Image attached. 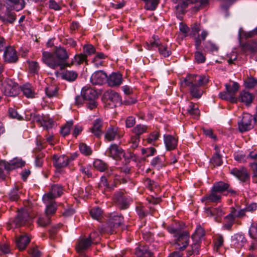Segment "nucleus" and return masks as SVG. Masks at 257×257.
<instances>
[{
  "mask_svg": "<svg viewBox=\"0 0 257 257\" xmlns=\"http://www.w3.org/2000/svg\"><path fill=\"white\" fill-rule=\"evenodd\" d=\"M69 54L67 50L63 47H56L53 53L43 52L42 54L43 61L50 68L55 69L59 67L61 70L69 67V63L66 62L69 58Z\"/></svg>",
  "mask_w": 257,
  "mask_h": 257,
  "instance_id": "obj_1",
  "label": "nucleus"
},
{
  "mask_svg": "<svg viewBox=\"0 0 257 257\" xmlns=\"http://www.w3.org/2000/svg\"><path fill=\"white\" fill-rule=\"evenodd\" d=\"M208 78L203 75L188 74L183 79L182 84L188 87L192 97L199 99L203 92L202 87L208 83Z\"/></svg>",
  "mask_w": 257,
  "mask_h": 257,
  "instance_id": "obj_2",
  "label": "nucleus"
},
{
  "mask_svg": "<svg viewBox=\"0 0 257 257\" xmlns=\"http://www.w3.org/2000/svg\"><path fill=\"white\" fill-rule=\"evenodd\" d=\"M31 220L32 218L28 211L26 209H23L18 212L17 215L12 221L11 224L12 226L19 227L27 223H30Z\"/></svg>",
  "mask_w": 257,
  "mask_h": 257,
  "instance_id": "obj_3",
  "label": "nucleus"
},
{
  "mask_svg": "<svg viewBox=\"0 0 257 257\" xmlns=\"http://www.w3.org/2000/svg\"><path fill=\"white\" fill-rule=\"evenodd\" d=\"M103 100L107 103L110 107L116 106L121 104V97L117 92L109 90L106 91L103 95Z\"/></svg>",
  "mask_w": 257,
  "mask_h": 257,
  "instance_id": "obj_4",
  "label": "nucleus"
},
{
  "mask_svg": "<svg viewBox=\"0 0 257 257\" xmlns=\"http://www.w3.org/2000/svg\"><path fill=\"white\" fill-rule=\"evenodd\" d=\"M174 245L176 249L179 250H184L189 243V234L186 231L179 233L178 235H174Z\"/></svg>",
  "mask_w": 257,
  "mask_h": 257,
  "instance_id": "obj_5",
  "label": "nucleus"
},
{
  "mask_svg": "<svg viewBox=\"0 0 257 257\" xmlns=\"http://www.w3.org/2000/svg\"><path fill=\"white\" fill-rule=\"evenodd\" d=\"M252 120H253V117L251 114L248 113H243L242 119L238 122L239 132L243 133L252 129L253 127Z\"/></svg>",
  "mask_w": 257,
  "mask_h": 257,
  "instance_id": "obj_6",
  "label": "nucleus"
},
{
  "mask_svg": "<svg viewBox=\"0 0 257 257\" xmlns=\"http://www.w3.org/2000/svg\"><path fill=\"white\" fill-rule=\"evenodd\" d=\"M113 200L121 209H125L129 207L131 198L125 196L121 191H117L114 194Z\"/></svg>",
  "mask_w": 257,
  "mask_h": 257,
  "instance_id": "obj_7",
  "label": "nucleus"
},
{
  "mask_svg": "<svg viewBox=\"0 0 257 257\" xmlns=\"http://www.w3.org/2000/svg\"><path fill=\"white\" fill-rule=\"evenodd\" d=\"M109 184L112 185L113 190L118 184L121 183H125L126 180L124 178H122L121 177L116 174L113 173V170L111 168H109V170H107L104 173Z\"/></svg>",
  "mask_w": 257,
  "mask_h": 257,
  "instance_id": "obj_8",
  "label": "nucleus"
},
{
  "mask_svg": "<svg viewBox=\"0 0 257 257\" xmlns=\"http://www.w3.org/2000/svg\"><path fill=\"white\" fill-rule=\"evenodd\" d=\"M230 173L244 183L249 180V175L246 168L244 167L234 168L230 170Z\"/></svg>",
  "mask_w": 257,
  "mask_h": 257,
  "instance_id": "obj_9",
  "label": "nucleus"
},
{
  "mask_svg": "<svg viewBox=\"0 0 257 257\" xmlns=\"http://www.w3.org/2000/svg\"><path fill=\"white\" fill-rule=\"evenodd\" d=\"M16 19V13L9 8H6L4 11H0V20L4 24H12L15 22Z\"/></svg>",
  "mask_w": 257,
  "mask_h": 257,
  "instance_id": "obj_10",
  "label": "nucleus"
},
{
  "mask_svg": "<svg viewBox=\"0 0 257 257\" xmlns=\"http://www.w3.org/2000/svg\"><path fill=\"white\" fill-rule=\"evenodd\" d=\"M25 164V162L22 161L21 159H15L10 162H7L5 161H0L1 168H4L5 170L9 172L11 170L15 169L17 168H20L24 166Z\"/></svg>",
  "mask_w": 257,
  "mask_h": 257,
  "instance_id": "obj_11",
  "label": "nucleus"
},
{
  "mask_svg": "<svg viewBox=\"0 0 257 257\" xmlns=\"http://www.w3.org/2000/svg\"><path fill=\"white\" fill-rule=\"evenodd\" d=\"M106 154L116 160L121 159L122 156L124 158L126 157L123 150L116 144L111 145L106 150Z\"/></svg>",
  "mask_w": 257,
  "mask_h": 257,
  "instance_id": "obj_12",
  "label": "nucleus"
},
{
  "mask_svg": "<svg viewBox=\"0 0 257 257\" xmlns=\"http://www.w3.org/2000/svg\"><path fill=\"white\" fill-rule=\"evenodd\" d=\"M62 193V187L58 184H54L52 185L50 191L43 195V200L46 201L49 199L54 200L55 198L60 196Z\"/></svg>",
  "mask_w": 257,
  "mask_h": 257,
  "instance_id": "obj_13",
  "label": "nucleus"
},
{
  "mask_svg": "<svg viewBox=\"0 0 257 257\" xmlns=\"http://www.w3.org/2000/svg\"><path fill=\"white\" fill-rule=\"evenodd\" d=\"M4 59L5 62L13 63H16L18 59L16 51L12 46L6 47L4 53Z\"/></svg>",
  "mask_w": 257,
  "mask_h": 257,
  "instance_id": "obj_14",
  "label": "nucleus"
},
{
  "mask_svg": "<svg viewBox=\"0 0 257 257\" xmlns=\"http://www.w3.org/2000/svg\"><path fill=\"white\" fill-rule=\"evenodd\" d=\"M221 195L211 188L210 193L203 196L201 201L205 202V205H207L210 202L218 203L221 201Z\"/></svg>",
  "mask_w": 257,
  "mask_h": 257,
  "instance_id": "obj_15",
  "label": "nucleus"
},
{
  "mask_svg": "<svg viewBox=\"0 0 257 257\" xmlns=\"http://www.w3.org/2000/svg\"><path fill=\"white\" fill-rule=\"evenodd\" d=\"M107 75L103 71L99 70L92 74L90 81L93 85H102L106 82Z\"/></svg>",
  "mask_w": 257,
  "mask_h": 257,
  "instance_id": "obj_16",
  "label": "nucleus"
},
{
  "mask_svg": "<svg viewBox=\"0 0 257 257\" xmlns=\"http://www.w3.org/2000/svg\"><path fill=\"white\" fill-rule=\"evenodd\" d=\"M2 93L8 96H15L18 94L17 86L12 85L8 82H4L1 87Z\"/></svg>",
  "mask_w": 257,
  "mask_h": 257,
  "instance_id": "obj_17",
  "label": "nucleus"
},
{
  "mask_svg": "<svg viewBox=\"0 0 257 257\" xmlns=\"http://www.w3.org/2000/svg\"><path fill=\"white\" fill-rule=\"evenodd\" d=\"M106 82L111 87L118 86L122 82V76L120 73L113 72L109 76H107Z\"/></svg>",
  "mask_w": 257,
  "mask_h": 257,
  "instance_id": "obj_18",
  "label": "nucleus"
},
{
  "mask_svg": "<svg viewBox=\"0 0 257 257\" xmlns=\"http://www.w3.org/2000/svg\"><path fill=\"white\" fill-rule=\"evenodd\" d=\"M103 124L102 120L98 118L93 121L92 126L89 128L91 133L97 138H100L103 134Z\"/></svg>",
  "mask_w": 257,
  "mask_h": 257,
  "instance_id": "obj_19",
  "label": "nucleus"
},
{
  "mask_svg": "<svg viewBox=\"0 0 257 257\" xmlns=\"http://www.w3.org/2000/svg\"><path fill=\"white\" fill-rule=\"evenodd\" d=\"M53 160L54 166L58 169L66 167L70 161L68 157L65 155L58 156L54 155L53 157Z\"/></svg>",
  "mask_w": 257,
  "mask_h": 257,
  "instance_id": "obj_20",
  "label": "nucleus"
},
{
  "mask_svg": "<svg viewBox=\"0 0 257 257\" xmlns=\"http://www.w3.org/2000/svg\"><path fill=\"white\" fill-rule=\"evenodd\" d=\"M123 222V217L121 214L113 213L110 214L108 220V225L110 228H116Z\"/></svg>",
  "mask_w": 257,
  "mask_h": 257,
  "instance_id": "obj_21",
  "label": "nucleus"
},
{
  "mask_svg": "<svg viewBox=\"0 0 257 257\" xmlns=\"http://www.w3.org/2000/svg\"><path fill=\"white\" fill-rule=\"evenodd\" d=\"M204 212L208 216H215V220L217 222L219 221L220 218L224 214L220 207L212 209L210 207L205 208Z\"/></svg>",
  "mask_w": 257,
  "mask_h": 257,
  "instance_id": "obj_22",
  "label": "nucleus"
},
{
  "mask_svg": "<svg viewBox=\"0 0 257 257\" xmlns=\"http://www.w3.org/2000/svg\"><path fill=\"white\" fill-rule=\"evenodd\" d=\"M164 141L166 150L168 151L175 149L177 146L178 140L172 135H165Z\"/></svg>",
  "mask_w": 257,
  "mask_h": 257,
  "instance_id": "obj_23",
  "label": "nucleus"
},
{
  "mask_svg": "<svg viewBox=\"0 0 257 257\" xmlns=\"http://www.w3.org/2000/svg\"><path fill=\"white\" fill-rule=\"evenodd\" d=\"M44 203L46 205V208L45 209V215L47 216L50 217L54 215L57 210V205L56 202L55 200L52 199H48L47 201H46L45 200H43Z\"/></svg>",
  "mask_w": 257,
  "mask_h": 257,
  "instance_id": "obj_24",
  "label": "nucleus"
},
{
  "mask_svg": "<svg viewBox=\"0 0 257 257\" xmlns=\"http://www.w3.org/2000/svg\"><path fill=\"white\" fill-rule=\"evenodd\" d=\"M246 241V240L243 234L237 233L232 237L231 244L237 248H240L243 246Z\"/></svg>",
  "mask_w": 257,
  "mask_h": 257,
  "instance_id": "obj_25",
  "label": "nucleus"
},
{
  "mask_svg": "<svg viewBox=\"0 0 257 257\" xmlns=\"http://www.w3.org/2000/svg\"><path fill=\"white\" fill-rule=\"evenodd\" d=\"M91 241L87 238H80L78 240L76 245V250L79 252H82L87 249L91 244Z\"/></svg>",
  "mask_w": 257,
  "mask_h": 257,
  "instance_id": "obj_26",
  "label": "nucleus"
},
{
  "mask_svg": "<svg viewBox=\"0 0 257 257\" xmlns=\"http://www.w3.org/2000/svg\"><path fill=\"white\" fill-rule=\"evenodd\" d=\"M254 96L249 92L242 91L240 92L239 96L237 101H240L244 103L246 105H249L252 102Z\"/></svg>",
  "mask_w": 257,
  "mask_h": 257,
  "instance_id": "obj_27",
  "label": "nucleus"
},
{
  "mask_svg": "<svg viewBox=\"0 0 257 257\" xmlns=\"http://www.w3.org/2000/svg\"><path fill=\"white\" fill-rule=\"evenodd\" d=\"M81 94L84 95L85 100H87L95 99L97 96V92L90 87L83 88Z\"/></svg>",
  "mask_w": 257,
  "mask_h": 257,
  "instance_id": "obj_28",
  "label": "nucleus"
},
{
  "mask_svg": "<svg viewBox=\"0 0 257 257\" xmlns=\"http://www.w3.org/2000/svg\"><path fill=\"white\" fill-rule=\"evenodd\" d=\"M246 215L245 210L243 209H236L234 207H231L229 214H228V217L232 218L234 221L235 218H242Z\"/></svg>",
  "mask_w": 257,
  "mask_h": 257,
  "instance_id": "obj_29",
  "label": "nucleus"
},
{
  "mask_svg": "<svg viewBox=\"0 0 257 257\" xmlns=\"http://www.w3.org/2000/svg\"><path fill=\"white\" fill-rule=\"evenodd\" d=\"M117 127L110 126L106 131L104 138L107 141H113L117 136Z\"/></svg>",
  "mask_w": 257,
  "mask_h": 257,
  "instance_id": "obj_30",
  "label": "nucleus"
},
{
  "mask_svg": "<svg viewBox=\"0 0 257 257\" xmlns=\"http://www.w3.org/2000/svg\"><path fill=\"white\" fill-rule=\"evenodd\" d=\"M135 254L138 257H151L153 255L146 246L141 245L136 248Z\"/></svg>",
  "mask_w": 257,
  "mask_h": 257,
  "instance_id": "obj_31",
  "label": "nucleus"
},
{
  "mask_svg": "<svg viewBox=\"0 0 257 257\" xmlns=\"http://www.w3.org/2000/svg\"><path fill=\"white\" fill-rule=\"evenodd\" d=\"M98 188L99 189L103 188L104 191L113 190V186L109 184L105 174L100 178V181L98 184Z\"/></svg>",
  "mask_w": 257,
  "mask_h": 257,
  "instance_id": "obj_32",
  "label": "nucleus"
},
{
  "mask_svg": "<svg viewBox=\"0 0 257 257\" xmlns=\"http://www.w3.org/2000/svg\"><path fill=\"white\" fill-rule=\"evenodd\" d=\"M7 4L12 5L16 11L23 10L25 6V0H5Z\"/></svg>",
  "mask_w": 257,
  "mask_h": 257,
  "instance_id": "obj_33",
  "label": "nucleus"
},
{
  "mask_svg": "<svg viewBox=\"0 0 257 257\" xmlns=\"http://www.w3.org/2000/svg\"><path fill=\"white\" fill-rule=\"evenodd\" d=\"M21 90L24 95L28 98H33L34 97V89L31 84L26 83L21 87Z\"/></svg>",
  "mask_w": 257,
  "mask_h": 257,
  "instance_id": "obj_34",
  "label": "nucleus"
},
{
  "mask_svg": "<svg viewBox=\"0 0 257 257\" xmlns=\"http://www.w3.org/2000/svg\"><path fill=\"white\" fill-rule=\"evenodd\" d=\"M30 241V239L28 236L21 235L16 241L17 245L20 250H24Z\"/></svg>",
  "mask_w": 257,
  "mask_h": 257,
  "instance_id": "obj_35",
  "label": "nucleus"
},
{
  "mask_svg": "<svg viewBox=\"0 0 257 257\" xmlns=\"http://www.w3.org/2000/svg\"><path fill=\"white\" fill-rule=\"evenodd\" d=\"M78 77V73L75 71L66 70L62 73V78L69 82H73Z\"/></svg>",
  "mask_w": 257,
  "mask_h": 257,
  "instance_id": "obj_36",
  "label": "nucleus"
},
{
  "mask_svg": "<svg viewBox=\"0 0 257 257\" xmlns=\"http://www.w3.org/2000/svg\"><path fill=\"white\" fill-rule=\"evenodd\" d=\"M229 187V184L227 183H225L222 181H219L216 182L213 185L212 189L217 192L218 193L220 194L224 191H226V189Z\"/></svg>",
  "mask_w": 257,
  "mask_h": 257,
  "instance_id": "obj_37",
  "label": "nucleus"
},
{
  "mask_svg": "<svg viewBox=\"0 0 257 257\" xmlns=\"http://www.w3.org/2000/svg\"><path fill=\"white\" fill-rule=\"evenodd\" d=\"M164 161V157L163 156H157L152 160L151 165L154 168L160 169L165 166Z\"/></svg>",
  "mask_w": 257,
  "mask_h": 257,
  "instance_id": "obj_38",
  "label": "nucleus"
},
{
  "mask_svg": "<svg viewBox=\"0 0 257 257\" xmlns=\"http://www.w3.org/2000/svg\"><path fill=\"white\" fill-rule=\"evenodd\" d=\"M93 167L100 172H106L108 169V165L101 160L96 159L93 162Z\"/></svg>",
  "mask_w": 257,
  "mask_h": 257,
  "instance_id": "obj_39",
  "label": "nucleus"
},
{
  "mask_svg": "<svg viewBox=\"0 0 257 257\" xmlns=\"http://www.w3.org/2000/svg\"><path fill=\"white\" fill-rule=\"evenodd\" d=\"M187 111V112L194 118H197L200 114L198 107L193 102L189 103Z\"/></svg>",
  "mask_w": 257,
  "mask_h": 257,
  "instance_id": "obj_40",
  "label": "nucleus"
},
{
  "mask_svg": "<svg viewBox=\"0 0 257 257\" xmlns=\"http://www.w3.org/2000/svg\"><path fill=\"white\" fill-rule=\"evenodd\" d=\"M22 192L18 186H15L9 193V198L11 201H18L20 198Z\"/></svg>",
  "mask_w": 257,
  "mask_h": 257,
  "instance_id": "obj_41",
  "label": "nucleus"
},
{
  "mask_svg": "<svg viewBox=\"0 0 257 257\" xmlns=\"http://www.w3.org/2000/svg\"><path fill=\"white\" fill-rule=\"evenodd\" d=\"M226 91L228 93L230 96H235V93L239 89V85L237 82H233L232 86L230 84H226L225 85Z\"/></svg>",
  "mask_w": 257,
  "mask_h": 257,
  "instance_id": "obj_42",
  "label": "nucleus"
},
{
  "mask_svg": "<svg viewBox=\"0 0 257 257\" xmlns=\"http://www.w3.org/2000/svg\"><path fill=\"white\" fill-rule=\"evenodd\" d=\"M205 235L204 229L200 225L198 226L192 238L194 241H200Z\"/></svg>",
  "mask_w": 257,
  "mask_h": 257,
  "instance_id": "obj_43",
  "label": "nucleus"
},
{
  "mask_svg": "<svg viewBox=\"0 0 257 257\" xmlns=\"http://www.w3.org/2000/svg\"><path fill=\"white\" fill-rule=\"evenodd\" d=\"M147 129L148 127L147 125L139 124L134 127L132 132L135 135L140 137L141 135L146 132Z\"/></svg>",
  "mask_w": 257,
  "mask_h": 257,
  "instance_id": "obj_44",
  "label": "nucleus"
},
{
  "mask_svg": "<svg viewBox=\"0 0 257 257\" xmlns=\"http://www.w3.org/2000/svg\"><path fill=\"white\" fill-rule=\"evenodd\" d=\"M86 56L83 54L76 55L72 59L71 62L69 64L70 66L76 63L78 65L82 64L84 61H86Z\"/></svg>",
  "mask_w": 257,
  "mask_h": 257,
  "instance_id": "obj_45",
  "label": "nucleus"
},
{
  "mask_svg": "<svg viewBox=\"0 0 257 257\" xmlns=\"http://www.w3.org/2000/svg\"><path fill=\"white\" fill-rule=\"evenodd\" d=\"M54 125V121L50 119L48 116H44L42 118L41 126H43L46 130L52 128Z\"/></svg>",
  "mask_w": 257,
  "mask_h": 257,
  "instance_id": "obj_46",
  "label": "nucleus"
},
{
  "mask_svg": "<svg viewBox=\"0 0 257 257\" xmlns=\"http://www.w3.org/2000/svg\"><path fill=\"white\" fill-rule=\"evenodd\" d=\"M136 210L140 218H144L148 214V211L145 209L144 206L141 203L136 204Z\"/></svg>",
  "mask_w": 257,
  "mask_h": 257,
  "instance_id": "obj_47",
  "label": "nucleus"
},
{
  "mask_svg": "<svg viewBox=\"0 0 257 257\" xmlns=\"http://www.w3.org/2000/svg\"><path fill=\"white\" fill-rule=\"evenodd\" d=\"M158 51L160 55L164 57H169L171 54V51L169 50L166 44L161 43L158 48Z\"/></svg>",
  "mask_w": 257,
  "mask_h": 257,
  "instance_id": "obj_48",
  "label": "nucleus"
},
{
  "mask_svg": "<svg viewBox=\"0 0 257 257\" xmlns=\"http://www.w3.org/2000/svg\"><path fill=\"white\" fill-rule=\"evenodd\" d=\"M219 97L221 99L228 100L232 103H236L237 102V98L235 96H230L226 91L220 92Z\"/></svg>",
  "mask_w": 257,
  "mask_h": 257,
  "instance_id": "obj_49",
  "label": "nucleus"
},
{
  "mask_svg": "<svg viewBox=\"0 0 257 257\" xmlns=\"http://www.w3.org/2000/svg\"><path fill=\"white\" fill-rule=\"evenodd\" d=\"M152 38L153 41H151L150 44L147 43V48L149 50H152L154 47L159 48L161 44L158 36L153 35Z\"/></svg>",
  "mask_w": 257,
  "mask_h": 257,
  "instance_id": "obj_50",
  "label": "nucleus"
},
{
  "mask_svg": "<svg viewBox=\"0 0 257 257\" xmlns=\"http://www.w3.org/2000/svg\"><path fill=\"white\" fill-rule=\"evenodd\" d=\"M89 213L92 218L98 220L101 215L102 210L99 207H94L90 210Z\"/></svg>",
  "mask_w": 257,
  "mask_h": 257,
  "instance_id": "obj_51",
  "label": "nucleus"
},
{
  "mask_svg": "<svg viewBox=\"0 0 257 257\" xmlns=\"http://www.w3.org/2000/svg\"><path fill=\"white\" fill-rule=\"evenodd\" d=\"M58 88L55 86H49L45 88V93L50 98L56 96Z\"/></svg>",
  "mask_w": 257,
  "mask_h": 257,
  "instance_id": "obj_52",
  "label": "nucleus"
},
{
  "mask_svg": "<svg viewBox=\"0 0 257 257\" xmlns=\"http://www.w3.org/2000/svg\"><path fill=\"white\" fill-rule=\"evenodd\" d=\"M83 53L85 55L87 56L91 55L95 53L96 49L95 47L91 44L85 45L83 48Z\"/></svg>",
  "mask_w": 257,
  "mask_h": 257,
  "instance_id": "obj_53",
  "label": "nucleus"
},
{
  "mask_svg": "<svg viewBox=\"0 0 257 257\" xmlns=\"http://www.w3.org/2000/svg\"><path fill=\"white\" fill-rule=\"evenodd\" d=\"M210 162L213 167L220 166L222 164V156L221 155H214Z\"/></svg>",
  "mask_w": 257,
  "mask_h": 257,
  "instance_id": "obj_54",
  "label": "nucleus"
},
{
  "mask_svg": "<svg viewBox=\"0 0 257 257\" xmlns=\"http://www.w3.org/2000/svg\"><path fill=\"white\" fill-rule=\"evenodd\" d=\"M240 47L241 48V50L244 53L247 51H250L252 53H254L256 51V48L248 43H245L243 44L240 43Z\"/></svg>",
  "mask_w": 257,
  "mask_h": 257,
  "instance_id": "obj_55",
  "label": "nucleus"
},
{
  "mask_svg": "<svg viewBox=\"0 0 257 257\" xmlns=\"http://www.w3.org/2000/svg\"><path fill=\"white\" fill-rule=\"evenodd\" d=\"M50 217L47 216L46 215L45 216L40 217L37 220V223L39 225L42 227H45L48 225L50 223Z\"/></svg>",
  "mask_w": 257,
  "mask_h": 257,
  "instance_id": "obj_56",
  "label": "nucleus"
},
{
  "mask_svg": "<svg viewBox=\"0 0 257 257\" xmlns=\"http://www.w3.org/2000/svg\"><path fill=\"white\" fill-rule=\"evenodd\" d=\"M91 166L90 165L81 166L80 168V171L87 177H91L92 174L91 171Z\"/></svg>",
  "mask_w": 257,
  "mask_h": 257,
  "instance_id": "obj_57",
  "label": "nucleus"
},
{
  "mask_svg": "<svg viewBox=\"0 0 257 257\" xmlns=\"http://www.w3.org/2000/svg\"><path fill=\"white\" fill-rule=\"evenodd\" d=\"M79 150L81 153L85 156L90 155L92 153V150L91 148L84 143L80 144Z\"/></svg>",
  "mask_w": 257,
  "mask_h": 257,
  "instance_id": "obj_58",
  "label": "nucleus"
},
{
  "mask_svg": "<svg viewBox=\"0 0 257 257\" xmlns=\"http://www.w3.org/2000/svg\"><path fill=\"white\" fill-rule=\"evenodd\" d=\"M224 242V238L222 235L217 234L215 237L214 239V243L215 247L218 249L223 245Z\"/></svg>",
  "mask_w": 257,
  "mask_h": 257,
  "instance_id": "obj_59",
  "label": "nucleus"
},
{
  "mask_svg": "<svg viewBox=\"0 0 257 257\" xmlns=\"http://www.w3.org/2000/svg\"><path fill=\"white\" fill-rule=\"evenodd\" d=\"M73 125L72 121L67 122L64 126H63L61 130V134L63 136H65L69 134L70 132L71 127Z\"/></svg>",
  "mask_w": 257,
  "mask_h": 257,
  "instance_id": "obj_60",
  "label": "nucleus"
},
{
  "mask_svg": "<svg viewBox=\"0 0 257 257\" xmlns=\"http://www.w3.org/2000/svg\"><path fill=\"white\" fill-rule=\"evenodd\" d=\"M249 234L251 238L257 239V224L252 223L249 229Z\"/></svg>",
  "mask_w": 257,
  "mask_h": 257,
  "instance_id": "obj_61",
  "label": "nucleus"
},
{
  "mask_svg": "<svg viewBox=\"0 0 257 257\" xmlns=\"http://www.w3.org/2000/svg\"><path fill=\"white\" fill-rule=\"evenodd\" d=\"M257 34V27L251 31H249L248 32H242V33H239V39L240 40L243 38H245V39H247L249 38H251L253 37L254 35Z\"/></svg>",
  "mask_w": 257,
  "mask_h": 257,
  "instance_id": "obj_62",
  "label": "nucleus"
},
{
  "mask_svg": "<svg viewBox=\"0 0 257 257\" xmlns=\"http://www.w3.org/2000/svg\"><path fill=\"white\" fill-rule=\"evenodd\" d=\"M88 239L91 241V243H97L100 241L99 233L98 232L94 231L91 232L89 237Z\"/></svg>",
  "mask_w": 257,
  "mask_h": 257,
  "instance_id": "obj_63",
  "label": "nucleus"
},
{
  "mask_svg": "<svg viewBox=\"0 0 257 257\" xmlns=\"http://www.w3.org/2000/svg\"><path fill=\"white\" fill-rule=\"evenodd\" d=\"M29 69L31 73L37 74L40 69V67L38 62L32 61L29 63Z\"/></svg>",
  "mask_w": 257,
  "mask_h": 257,
  "instance_id": "obj_64",
  "label": "nucleus"
}]
</instances>
